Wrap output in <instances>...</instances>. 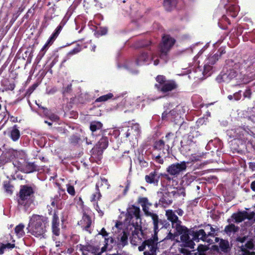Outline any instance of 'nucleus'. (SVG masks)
<instances>
[{"label": "nucleus", "mask_w": 255, "mask_h": 255, "mask_svg": "<svg viewBox=\"0 0 255 255\" xmlns=\"http://www.w3.org/2000/svg\"><path fill=\"white\" fill-rule=\"evenodd\" d=\"M48 226V220L47 217L34 214L30 218L27 229L28 232L34 237L40 239L45 238Z\"/></svg>", "instance_id": "f257e3e1"}, {"label": "nucleus", "mask_w": 255, "mask_h": 255, "mask_svg": "<svg viewBox=\"0 0 255 255\" xmlns=\"http://www.w3.org/2000/svg\"><path fill=\"white\" fill-rule=\"evenodd\" d=\"M34 190L28 185L21 186L17 198L18 205L24 208L25 211L29 210L33 203Z\"/></svg>", "instance_id": "f03ea898"}, {"label": "nucleus", "mask_w": 255, "mask_h": 255, "mask_svg": "<svg viewBox=\"0 0 255 255\" xmlns=\"http://www.w3.org/2000/svg\"><path fill=\"white\" fill-rule=\"evenodd\" d=\"M158 231V229L156 232L154 231V234L151 238L144 241L142 244L138 247L139 251H144V255H157V252L158 251V239L157 236Z\"/></svg>", "instance_id": "7ed1b4c3"}, {"label": "nucleus", "mask_w": 255, "mask_h": 255, "mask_svg": "<svg viewBox=\"0 0 255 255\" xmlns=\"http://www.w3.org/2000/svg\"><path fill=\"white\" fill-rule=\"evenodd\" d=\"M174 43L175 40L169 35L163 36L162 42L160 45V55L158 56L163 63L167 61V53Z\"/></svg>", "instance_id": "20e7f679"}, {"label": "nucleus", "mask_w": 255, "mask_h": 255, "mask_svg": "<svg viewBox=\"0 0 255 255\" xmlns=\"http://www.w3.org/2000/svg\"><path fill=\"white\" fill-rule=\"evenodd\" d=\"M138 202L141 205L145 214L147 216L151 217L153 221L154 230L156 232L158 229V217L156 214L149 211V207L152 204L149 202L148 200L146 197L139 198Z\"/></svg>", "instance_id": "39448f33"}, {"label": "nucleus", "mask_w": 255, "mask_h": 255, "mask_svg": "<svg viewBox=\"0 0 255 255\" xmlns=\"http://www.w3.org/2000/svg\"><path fill=\"white\" fill-rule=\"evenodd\" d=\"M248 112L249 113V114L250 115L249 116L248 120L253 124V125L251 124L252 126V127H251L252 129L249 128L246 129L240 128L238 129V130H239V132H238V134L241 132V133L239 135V136L240 137L241 134H242L243 136L249 134L253 136L254 138H255V107H253L252 109H249V111Z\"/></svg>", "instance_id": "423d86ee"}, {"label": "nucleus", "mask_w": 255, "mask_h": 255, "mask_svg": "<svg viewBox=\"0 0 255 255\" xmlns=\"http://www.w3.org/2000/svg\"><path fill=\"white\" fill-rule=\"evenodd\" d=\"M140 209L135 206H131L127 209V220L129 224L137 226L140 222Z\"/></svg>", "instance_id": "0eeeda50"}, {"label": "nucleus", "mask_w": 255, "mask_h": 255, "mask_svg": "<svg viewBox=\"0 0 255 255\" xmlns=\"http://www.w3.org/2000/svg\"><path fill=\"white\" fill-rule=\"evenodd\" d=\"M152 60L154 65L156 66L159 64V56L157 55L151 56L147 52H141L135 59V64L137 65H142L147 63Z\"/></svg>", "instance_id": "6e6552de"}, {"label": "nucleus", "mask_w": 255, "mask_h": 255, "mask_svg": "<svg viewBox=\"0 0 255 255\" xmlns=\"http://www.w3.org/2000/svg\"><path fill=\"white\" fill-rule=\"evenodd\" d=\"M187 163L184 161L173 163L169 165L166 169L167 173L174 177H177L181 173L185 171Z\"/></svg>", "instance_id": "1a4fd4ad"}, {"label": "nucleus", "mask_w": 255, "mask_h": 255, "mask_svg": "<svg viewBox=\"0 0 255 255\" xmlns=\"http://www.w3.org/2000/svg\"><path fill=\"white\" fill-rule=\"evenodd\" d=\"M114 242V240L112 238L109 237H105V246L102 247L100 251L99 248H93V247L91 246L87 247H83L81 249V250L84 252V251H88L90 252L91 251L92 255H101V254L105 251H106V248H108V246L112 244Z\"/></svg>", "instance_id": "9d476101"}, {"label": "nucleus", "mask_w": 255, "mask_h": 255, "mask_svg": "<svg viewBox=\"0 0 255 255\" xmlns=\"http://www.w3.org/2000/svg\"><path fill=\"white\" fill-rule=\"evenodd\" d=\"M185 112L183 107L177 106L174 109L168 112L167 110L162 114V119L169 118L172 120L174 117L181 118V115Z\"/></svg>", "instance_id": "9b49d317"}, {"label": "nucleus", "mask_w": 255, "mask_h": 255, "mask_svg": "<svg viewBox=\"0 0 255 255\" xmlns=\"http://www.w3.org/2000/svg\"><path fill=\"white\" fill-rule=\"evenodd\" d=\"M178 235H181V241L186 244L188 246H190L192 241L190 240L189 237V231L187 228L181 226L175 229Z\"/></svg>", "instance_id": "f8f14e48"}, {"label": "nucleus", "mask_w": 255, "mask_h": 255, "mask_svg": "<svg viewBox=\"0 0 255 255\" xmlns=\"http://www.w3.org/2000/svg\"><path fill=\"white\" fill-rule=\"evenodd\" d=\"M166 216L167 219L172 223L173 228L176 229L178 227L182 226L181 225V222L178 219L174 211L172 210H167L166 211Z\"/></svg>", "instance_id": "ddd939ff"}, {"label": "nucleus", "mask_w": 255, "mask_h": 255, "mask_svg": "<svg viewBox=\"0 0 255 255\" xmlns=\"http://www.w3.org/2000/svg\"><path fill=\"white\" fill-rule=\"evenodd\" d=\"M143 238L142 232L140 229L135 228L134 231L132 232V235L130 237V243L134 246L137 245L140 243Z\"/></svg>", "instance_id": "4468645a"}, {"label": "nucleus", "mask_w": 255, "mask_h": 255, "mask_svg": "<svg viewBox=\"0 0 255 255\" xmlns=\"http://www.w3.org/2000/svg\"><path fill=\"white\" fill-rule=\"evenodd\" d=\"M192 240L197 242H198L200 240L206 242L209 244H211L213 242L212 240L208 238L207 234L203 229L194 232Z\"/></svg>", "instance_id": "2eb2a0df"}, {"label": "nucleus", "mask_w": 255, "mask_h": 255, "mask_svg": "<svg viewBox=\"0 0 255 255\" xmlns=\"http://www.w3.org/2000/svg\"><path fill=\"white\" fill-rule=\"evenodd\" d=\"M140 132L139 125L138 124H134L128 128L126 133V136L128 137L130 135H132L136 138L139 135Z\"/></svg>", "instance_id": "dca6fc26"}, {"label": "nucleus", "mask_w": 255, "mask_h": 255, "mask_svg": "<svg viewBox=\"0 0 255 255\" xmlns=\"http://www.w3.org/2000/svg\"><path fill=\"white\" fill-rule=\"evenodd\" d=\"M159 179V176L157 175L156 170L150 172L148 175L145 176V180L146 182L150 184H157Z\"/></svg>", "instance_id": "f3484780"}, {"label": "nucleus", "mask_w": 255, "mask_h": 255, "mask_svg": "<svg viewBox=\"0 0 255 255\" xmlns=\"http://www.w3.org/2000/svg\"><path fill=\"white\" fill-rule=\"evenodd\" d=\"M78 224L85 230L88 231L92 224V220L89 216L84 214L82 220L78 222Z\"/></svg>", "instance_id": "a211bd4d"}, {"label": "nucleus", "mask_w": 255, "mask_h": 255, "mask_svg": "<svg viewBox=\"0 0 255 255\" xmlns=\"http://www.w3.org/2000/svg\"><path fill=\"white\" fill-rule=\"evenodd\" d=\"M108 140L107 137H104L100 139L93 149H97L99 152H102L103 150L108 147Z\"/></svg>", "instance_id": "6ab92c4d"}, {"label": "nucleus", "mask_w": 255, "mask_h": 255, "mask_svg": "<svg viewBox=\"0 0 255 255\" xmlns=\"http://www.w3.org/2000/svg\"><path fill=\"white\" fill-rule=\"evenodd\" d=\"M177 87L176 83L173 81H168L165 82L161 88V91L163 92L171 91Z\"/></svg>", "instance_id": "aec40b11"}, {"label": "nucleus", "mask_w": 255, "mask_h": 255, "mask_svg": "<svg viewBox=\"0 0 255 255\" xmlns=\"http://www.w3.org/2000/svg\"><path fill=\"white\" fill-rule=\"evenodd\" d=\"M11 241L6 244H1L0 246V255L4 253L6 249L11 250L15 247V240L13 239L11 236L9 235Z\"/></svg>", "instance_id": "412c9836"}, {"label": "nucleus", "mask_w": 255, "mask_h": 255, "mask_svg": "<svg viewBox=\"0 0 255 255\" xmlns=\"http://www.w3.org/2000/svg\"><path fill=\"white\" fill-rule=\"evenodd\" d=\"M21 161L19 160H15L13 162V165L15 169V171L16 172L17 170H20L21 171H29V170H27L26 168H24L25 166L26 162L24 160L21 159Z\"/></svg>", "instance_id": "4be33fe9"}, {"label": "nucleus", "mask_w": 255, "mask_h": 255, "mask_svg": "<svg viewBox=\"0 0 255 255\" xmlns=\"http://www.w3.org/2000/svg\"><path fill=\"white\" fill-rule=\"evenodd\" d=\"M211 65H210L206 62L204 66V70L203 72H201L199 67H198L197 69H196L195 72L196 73H199V74L202 73L205 77H208L211 74V70L212 69Z\"/></svg>", "instance_id": "5701e85b"}, {"label": "nucleus", "mask_w": 255, "mask_h": 255, "mask_svg": "<svg viewBox=\"0 0 255 255\" xmlns=\"http://www.w3.org/2000/svg\"><path fill=\"white\" fill-rule=\"evenodd\" d=\"M25 226L23 224L20 223L17 225L14 228V233L18 238L23 237L25 235Z\"/></svg>", "instance_id": "b1692460"}, {"label": "nucleus", "mask_w": 255, "mask_h": 255, "mask_svg": "<svg viewBox=\"0 0 255 255\" xmlns=\"http://www.w3.org/2000/svg\"><path fill=\"white\" fill-rule=\"evenodd\" d=\"M109 186L110 185L108 183L107 179L105 178H101L96 183V190H100V187L108 189Z\"/></svg>", "instance_id": "393cba45"}, {"label": "nucleus", "mask_w": 255, "mask_h": 255, "mask_svg": "<svg viewBox=\"0 0 255 255\" xmlns=\"http://www.w3.org/2000/svg\"><path fill=\"white\" fill-rule=\"evenodd\" d=\"M232 217L235 219L236 222L240 223L248 218L247 213L239 212L235 213L233 215Z\"/></svg>", "instance_id": "a878e982"}, {"label": "nucleus", "mask_w": 255, "mask_h": 255, "mask_svg": "<svg viewBox=\"0 0 255 255\" xmlns=\"http://www.w3.org/2000/svg\"><path fill=\"white\" fill-rule=\"evenodd\" d=\"M20 137V131L16 125L12 127L10 132V137L14 141H17Z\"/></svg>", "instance_id": "bb28decb"}, {"label": "nucleus", "mask_w": 255, "mask_h": 255, "mask_svg": "<svg viewBox=\"0 0 255 255\" xmlns=\"http://www.w3.org/2000/svg\"><path fill=\"white\" fill-rule=\"evenodd\" d=\"M177 4V0H164L163 5L167 10H171L175 7Z\"/></svg>", "instance_id": "cd10ccee"}, {"label": "nucleus", "mask_w": 255, "mask_h": 255, "mask_svg": "<svg viewBox=\"0 0 255 255\" xmlns=\"http://www.w3.org/2000/svg\"><path fill=\"white\" fill-rule=\"evenodd\" d=\"M237 76V72L234 70H230L227 73L224 74L222 75V78L223 81H228L227 78L229 80L235 78Z\"/></svg>", "instance_id": "c85d7f7f"}, {"label": "nucleus", "mask_w": 255, "mask_h": 255, "mask_svg": "<svg viewBox=\"0 0 255 255\" xmlns=\"http://www.w3.org/2000/svg\"><path fill=\"white\" fill-rule=\"evenodd\" d=\"M102 124L100 122L93 121L91 123L90 129L92 132L100 129L102 127Z\"/></svg>", "instance_id": "c756f323"}, {"label": "nucleus", "mask_w": 255, "mask_h": 255, "mask_svg": "<svg viewBox=\"0 0 255 255\" xmlns=\"http://www.w3.org/2000/svg\"><path fill=\"white\" fill-rule=\"evenodd\" d=\"M53 43L51 40L49 41V39H48L46 42V43L44 45L42 49H41L39 53L38 54V56L40 57H42L45 54L46 50L48 49L49 46L51 45Z\"/></svg>", "instance_id": "7c9ffc66"}, {"label": "nucleus", "mask_w": 255, "mask_h": 255, "mask_svg": "<svg viewBox=\"0 0 255 255\" xmlns=\"http://www.w3.org/2000/svg\"><path fill=\"white\" fill-rule=\"evenodd\" d=\"M239 228L235 226L234 224H230L227 226L225 228V232L229 235H231V233H234L238 231Z\"/></svg>", "instance_id": "2f4dec72"}, {"label": "nucleus", "mask_w": 255, "mask_h": 255, "mask_svg": "<svg viewBox=\"0 0 255 255\" xmlns=\"http://www.w3.org/2000/svg\"><path fill=\"white\" fill-rule=\"evenodd\" d=\"M61 30L62 29H61V26H57L56 29L55 30L54 32L49 38V41H50L51 40L52 41L54 42L56 38L58 37V35L59 34Z\"/></svg>", "instance_id": "473e14b6"}, {"label": "nucleus", "mask_w": 255, "mask_h": 255, "mask_svg": "<svg viewBox=\"0 0 255 255\" xmlns=\"http://www.w3.org/2000/svg\"><path fill=\"white\" fill-rule=\"evenodd\" d=\"M208 229H210V231L208 232L207 234L208 238L209 236L214 237L215 232L217 231L216 229L213 228L211 225L208 224L207 225L205 226V230L206 231H208Z\"/></svg>", "instance_id": "72a5a7b5"}, {"label": "nucleus", "mask_w": 255, "mask_h": 255, "mask_svg": "<svg viewBox=\"0 0 255 255\" xmlns=\"http://www.w3.org/2000/svg\"><path fill=\"white\" fill-rule=\"evenodd\" d=\"M241 97H242L241 91H240L238 92L235 93L233 95H229L228 96V99L230 101H232L233 100H234L235 101H238L241 99Z\"/></svg>", "instance_id": "f704fd0d"}, {"label": "nucleus", "mask_w": 255, "mask_h": 255, "mask_svg": "<svg viewBox=\"0 0 255 255\" xmlns=\"http://www.w3.org/2000/svg\"><path fill=\"white\" fill-rule=\"evenodd\" d=\"M113 97V95L112 93H109L107 95H105L103 96H102L97 99L96 100V102H105L107 101L109 99H110Z\"/></svg>", "instance_id": "c9c22d12"}, {"label": "nucleus", "mask_w": 255, "mask_h": 255, "mask_svg": "<svg viewBox=\"0 0 255 255\" xmlns=\"http://www.w3.org/2000/svg\"><path fill=\"white\" fill-rule=\"evenodd\" d=\"M120 244L123 246H125L128 244V235L126 232H123L120 239Z\"/></svg>", "instance_id": "e433bc0d"}, {"label": "nucleus", "mask_w": 255, "mask_h": 255, "mask_svg": "<svg viewBox=\"0 0 255 255\" xmlns=\"http://www.w3.org/2000/svg\"><path fill=\"white\" fill-rule=\"evenodd\" d=\"M3 186L5 191L7 194H11L12 193L13 187L9 182H4Z\"/></svg>", "instance_id": "4c0bfd02"}, {"label": "nucleus", "mask_w": 255, "mask_h": 255, "mask_svg": "<svg viewBox=\"0 0 255 255\" xmlns=\"http://www.w3.org/2000/svg\"><path fill=\"white\" fill-rule=\"evenodd\" d=\"M219 245L221 249L224 252L227 251L229 246L228 241L223 240H221Z\"/></svg>", "instance_id": "58836bf2"}, {"label": "nucleus", "mask_w": 255, "mask_h": 255, "mask_svg": "<svg viewBox=\"0 0 255 255\" xmlns=\"http://www.w3.org/2000/svg\"><path fill=\"white\" fill-rule=\"evenodd\" d=\"M59 224H52V232L54 235L58 236L60 235Z\"/></svg>", "instance_id": "ea45409f"}, {"label": "nucleus", "mask_w": 255, "mask_h": 255, "mask_svg": "<svg viewBox=\"0 0 255 255\" xmlns=\"http://www.w3.org/2000/svg\"><path fill=\"white\" fill-rule=\"evenodd\" d=\"M218 60V55H214L211 57H209L206 60V62L207 63L209 64L210 65H213L216 62V60Z\"/></svg>", "instance_id": "a19ab883"}, {"label": "nucleus", "mask_w": 255, "mask_h": 255, "mask_svg": "<svg viewBox=\"0 0 255 255\" xmlns=\"http://www.w3.org/2000/svg\"><path fill=\"white\" fill-rule=\"evenodd\" d=\"M101 194L100 192V190H96V191L94 193L91 197L92 201H96L100 199Z\"/></svg>", "instance_id": "79ce46f5"}, {"label": "nucleus", "mask_w": 255, "mask_h": 255, "mask_svg": "<svg viewBox=\"0 0 255 255\" xmlns=\"http://www.w3.org/2000/svg\"><path fill=\"white\" fill-rule=\"evenodd\" d=\"M81 49H82L80 46L77 45L76 47H75L74 49H73L69 52V53H68V55L71 56L76 54L80 51H81Z\"/></svg>", "instance_id": "37998d69"}, {"label": "nucleus", "mask_w": 255, "mask_h": 255, "mask_svg": "<svg viewBox=\"0 0 255 255\" xmlns=\"http://www.w3.org/2000/svg\"><path fill=\"white\" fill-rule=\"evenodd\" d=\"M15 88V84L13 83H7L3 85L4 90H13Z\"/></svg>", "instance_id": "c03bdc74"}, {"label": "nucleus", "mask_w": 255, "mask_h": 255, "mask_svg": "<svg viewBox=\"0 0 255 255\" xmlns=\"http://www.w3.org/2000/svg\"><path fill=\"white\" fill-rule=\"evenodd\" d=\"M24 168H26L27 170H29V171H23L25 173H30L32 172L34 170V166L33 163H27L26 162L25 166Z\"/></svg>", "instance_id": "a18cd8bd"}, {"label": "nucleus", "mask_w": 255, "mask_h": 255, "mask_svg": "<svg viewBox=\"0 0 255 255\" xmlns=\"http://www.w3.org/2000/svg\"><path fill=\"white\" fill-rule=\"evenodd\" d=\"M66 187L67 192L71 196H74L75 195V191L74 186L70 184H67Z\"/></svg>", "instance_id": "49530a36"}, {"label": "nucleus", "mask_w": 255, "mask_h": 255, "mask_svg": "<svg viewBox=\"0 0 255 255\" xmlns=\"http://www.w3.org/2000/svg\"><path fill=\"white\" fill-rule=\"evenodd\" d=\"M164 143L163 140H159L155 142L154 144V147L157 149H161L163 148Z\"/></svg>", "instance_id": "de8ad7c7"}, {"label": "nucleus", "mask_w": 255, "mask_h": 255, "mask_svg": "<svg viewBox=\"0 0 255 255\" xmlns=\"http://www.w3.org/2000/svg\"><path fill=\"white\" fill-rule=\"evenodd\" d=\"M153 158L157 163L162 164L164 162V160L161 158L159 155H156L155 154H152Z\"/></svg>", "instance_id": "09e8293b"}, {"label": "nucleus", "mask_w": 255, "mask_h": 255, "mask_svg": "<svg viewBox=\"0 0 255 255\" xmlns=\"http://www.w3.org/2000/svg\"><path fill=\"white\" fill-rule=\"evenodd\" d=\"M177 236H178V233L177 232H176V233H175L174 234H172L171 232H169L168 233V234L167 235V236L166 237V238H165V239L173 240Z\"/></svg>", "instance_id": "8fccbe9b"}, {"label": "nucleus", "mask_w": 255, "mask_h": 255, "mask_svg": "<svg viewBox=\"0 0 255 255\" xmlns=\"http://www.w3.org/2000/svg\"><path fill=\"white\" fill-rule=\"evenodd\" d=\"M156 79L157 82L161 84L162 86L166 82L165 81V77L162 75H159L157 76Z\"/></svg>", "instance_id": "3c124183"}, {"label": "nucleus", "mask_w": 255, "mask_h": 255, "mask_svg": "<svg viewBox=\"0 0 255 255\" xmlns=\"http://www.w3.org/2000/svg\"><path fill=\"white\" fill-rule=\"evenodd\" d=\"M59 224V220L58 214L55 212L52 217V224Z\"/></svg>", "instance_id": "603ef678"}, {"label": "nucleus", "mask_w": 255, "mask_h": 255, "mask_svg": "<svg viewBox=\"0 0 255 255\" xmlns=\"http://www.w3.org/2000/svg\"><path fill=\"white\" fill-rule=\"evenodd\" d=\"M8 160V159L4 155H1L0 156V167L6 163Z\"/></svg>", "instance_id": "864d4df0"}, {"label": "nucleus", "mask_w": 255, "mask_h": 255, "mask_svg": "<svg viewBox=\"0 0 255 255\" xmlns=\"http://www.w3.org/2000/svg\"><path fill=\"white\" fill-rule=\"evenodd\" d=\"M59 202V199L58 197H55L54 198L51 199V204L53 207L56 206Z\"/></svg>", "instance_id": "5fc2aeb1"}, {"label": "nucleus", "mask_w": 255, "mask_h": 255, "mask_svg": "<svg viewBox=\"0 0 255 255\" xmlns=\"http://www.w3.org/2000/svg\"><path fill=\"white\" fill-rule=\"evenodd\" d=\"M251 91L250 89H247L244 93V97L245 98H250L251 96Z\"/></svg>", "instance_id": "6e6d98bb"}, {"label": "nucleus", "mask_w": 255, "mask_h": 255, "mask_svg": "<svg viewBox=\"0 0 255 255\" xmlns=\"http://www.w3.org/2000/svg\"><path fill=\"white\" fill-rule=\"evenodd\" d=\"M207 249H208L207 247L206 246H204L203 245H200L198 247V251L200 252H203L207 250Z\"/></svg>", "instance_id": "4d7b16f0"}, {"label": "nucleus", "mask_w": 255, "mask_h": 255, "mask_svg": "<svg viewBox=\"0 0 255 255\" xmlns=\"http://www.w3.org/2000/svg\"><path fill=\"white\" fill-rule=\"evenodd\" d=\"M240 255H255V253L254 252H250L249 251L242 250V253Z\"/></svg>", "instance_id": "13d9d810"}, {"label": "nucleus", "mask_w": 255, "mask_h": 255, "mask_svg": "<svg viewBox=\"0 0 255 255\" xmlns=\"http://www.w3.org/2000/svg\"><path fill=\"white\" fill-rule=\"evenodd\" d=\"M99 234L102 235V236L104 238L108 237V233L106 232V231L105 230V229L104 228H103L101 230Z\"/></svg>", "instance_id": "bf43d9fd"}, {"label": "nucleus", "mask_w": 255, "mask_h": 255, "mask_svg": "<svg viewBox=\"0 0 255 255\" xmlns=\"http://www.w3.org/2000/svg\"><path fill=\"white\" fill-rule=\"evenodd\" d=\"M99 32L101 35H105L107 32V29L106 28H101L100 31H99Z\"/></svg>", "instance_id": "052dcab7"}, {"label": "nucleus", "mask_w": 255, "mask_h": 255, "mask_svg": "<svg viewBox=\"0 0 255 255\" xmlns=\"http://www.w3.org/2000/svg\"><path fill=\"white\" fill-rule=\"evenodd\" d=\"M95 209L98 211L100 216H102L103 215V212L100 210L99 206L97 204L95 205Z\"/></svg>", "instance_id": "680f3d73"}, {"label": "nucleus", "mask_w": 255, "mask_h": 255, "mask_svg": "<svg viewBox=\"0 0 255 255\" xmlns=\"http://www.w3.org/2000/svg\"><path fill=\"white\" fill-rule=\"evenodd\" d=\"M175 213H176L179 216H182L183 215L184 212L181 209H178V210L174 211Z\"/></svg>", "instance_id": "e2e57ef3"}, {"label": "nucleus", "mask_w": 255, "mask_h": 255, "mask_svg": "<svg viewBox=\"0 0 255 255\" xmlns=\"http://www.w3.org/2000/svg\"><path fill=\"white\" fill-rule=\"evenodd\" d=\"M50 119L52 121H56L58 119V117L57 116L53 114L50 116Z\"/></svg>", "instance_id": "0e129e2a"}, {"label": "nucleus", "mask_w": 255, "mask_h": 255, "mask_svg": "<svg viewBox=\"0 0 255 255\" xmlns=\"http://www.w3.org/2000/svg\"><path fill=\"white\" fill-rule=\"evenodd\" d=\"M66 20H64V19H63L60 23L59 25L58 26H61V29H62L63 26H64V25L66 24Z\"/></svg>", "instance_id": "69168bd1"}, {"label": "nucleus", "mask_w": 255, "mask_h": 255, "mask_svg": "<svg viewBox=\"0 0 255 255\" xmlns=\"http://www.w3.org/2000/svg\"><path fill=\"white\" fill-rule=\"evenodd\" d=\"M252 189L255 191V181L252 182L251 185Z\"/></svg>", "instance_id": "338daca9"}, {"label": "nucleus", "mask_w": 255, "mask_h": 255, "mask_svg": "<svg viewBox=\"0 0 255 255\" xmlns=\"http://www.w3.org/2000/svg\"><path fill=\"white\" fill-rule=\"evenodd\" d=\"M252 166V168L253 169V170H255V163L254 164H253L252 165H251Z\"/></svg>", "instance_id": "774afa93"}]
</instances>
